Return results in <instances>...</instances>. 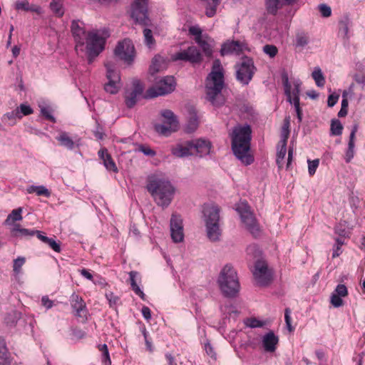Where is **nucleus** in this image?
I'll return each instance as SVG.
<instances>
[{
    "label": "nucleus",
    "mask_w": 365,
    "mask_h": 365,
    "mask_svg": "<svg viewBox=\"0 0 365 365\" xmlns=\"http://www.w3.org/2000/svg\"><path fill=\"white\" fill-rule=\"evenodd\" d=\"M83 25V22L73 20L71 22V30L77 45L83 46L86 41L88 61V63H91L104 49L106 43L104 36L106 34V31L93 30L86 34Z\"/></svg>",
    "instance_id": "obj_1"
},
{
    "label": "nucleus",
    "mask_w": 365,
    "mask_h": 365,
    "mask_svg": "<svg viewBox=\"0 0 365 365\" xmlns=\"http://www.w3.org/2000/svg\"><path fill=\"white\" fill-rule=\"evenodd\" d=\"M225 86L224 69L219 59L213 61L210 73L205 79V98L210 104L219 108L226 101L222 91Z\"/></svg>",
    "instance_id": "obj_2"
},
{
    "label": "nucleus",
    "mask_w": 365,
    "mask_h": 365,
    "mask_svg": "<svg viewBox=\"0 0 365 365\" xmlns=\"http://www.w3.org/2000/svg\"><path fill=\"white\" fill-rule=\"evenodd\" d=\"M252 129L250 125H237L233 128L231 134L232 150L237 159L245 165H250L254 158L250 150Z\"/></svg>",
    "instance_id": "obj_3"
},
{
    "label": "nucleus",
    "mask_w": 365,
    "mask_h": 365,
    "mask_svg": "<svg viewBox=\"0 0 365 365\" xmlns=\"http://www.w3.org/2000/svg\"><path fill=\"white\" fill-rule=\"evenodd\" d=\"M146 188L155 203L163 208L168 207L173 199L175 188L169 180L155 175L148 176Z\"/></svg>",
    "instance_id": "obj_4"
},
{
    "label": "nucleus",
    "mask_w": 365,
    "mask_h": 365,
    "mask_svg": "<svg viewBox=\"0 0 365 365\" xmlns=\"http://www.w3.org/2000/svg\"><path fill=\"white\" fill-rule=\"evenodd\" d=\"M217 283L224 296L232 298L237 296L240 284L237 272L230 264H226L220 271Z\"/></svg>",
    "instance_id": "obj_5"
},
{
    "label": "nucleus",
    "mask_w": 365,
    "mask_h": 365,
    "mask_svg": "<svg viewBox=\"0 0 365 365\" xmlns=\"http://www.w3.org/2000/svg\"><path fill=\"white\" fill-rule=\"evenodd\" d=\"M220 207L214 205H206L203 208L207 236L212 242L219 241L222 235L220 227Z\"/></svg>",
    "instance_id": "obj_6"
},
{
    "label": "nucleus",
    "mask_w": 365,
    "mask_h": 365,
    "mask_svg": "<svg viewBox=\"0 0 365 365\" xmlns=\"http://www.w3.org/2000/svg\"><path fill=\"white\" fill-rule=\"evenodd\" d=\"M237 211L249 232L255 237L258 236L260 232L259 226L248 204L245 202H240Z\"/></svg>",
    "instance_id": "obj_7"
},
{
    "label": "nucleus",
    "mask_w": 365,
    "mask_h": 365,
    "mask_svg": "<svg viewBox=\"0 0 365 365\" xmlns=\"http://www.w3.org/2000/svg\"><path fill=\"white\" fill-rule=\"evenodd\" d=\"M235 68L237 80L243 85L249 84L257 70L252 58L247 56H243Z\"/></svg>",
    "instance_id": "obj_8"
},
{
    "label": "nucleus",
    "mask_w": 365,
    "mask_h": 365,
    "mask_svg": "<svg viewBox=\"0 0 365 365\" xmlns=\"http://www.w3.org/2000/svg\"><path fill=\"white\" fill-rule=\"evenodd\" d=\"M176 82L173 76H166L156 81L154 86L147 91V96L155 98L165 96L174 91Z\"/></svg>",
    "instance_id": "obj_9"
},
{
    "label": "nucleus",
    "mask_w": 365,
    "mask_h": 365,
    "mask_svg": "<svg viewBox=\"0 0 365 365\" xmlns=\"http://www.w3.org/2000/svg\"><path fill=\"white\" fill-rule=\"evenodd\" d=\"M160 115L164 119L163 123L155 125V131L165 136L176 131L178 128V121L174 113L170 110L165 109L160 112Z\"/></svg>",
    "instance_id": "obj_10"
},
{
    "label": "nucleus",
    "mask_w": 365,
    "mask_h": 365,
    "mask_svg": "<svg viewBox=\"0 0 365 365\" xmlns=\"http://www.w3.org/2000/svg\"><path fill=\"white\" fill-rule=\"evenodd\" d=\"M148 0H134L131 4L130 16L135 24L150 26V19L148 15Z\"/></svg>",
    "instance_id": "obj_11"
},
{
    "label": "nucleus",
    "mask_w": 365,
    "mask_h": 365,
    "mask_svg": "<svg viewBox=\"0 0 365 365\" xmlns=\"http://www.w3.org/2000/svg\"><path fill=\"white\" fill-rule=\"evenodd\" d=\"M171 59L173 61H182L190 62L192 64H200L203 58L200 50L196 46H191L187 49L173 54Z\"/></svg>",
    "instance_id": "obj_12"
},
{
    "label": "nucleus",
    "mask_w": 365,
    "mask_h": 365,
    "mask_svg": "<svg viewBox=\"0 0 365 365\" xmlns=\"http://www.w3.org/2000/svg\"><path fill=\"white\" fill-rule=\"evenodd\" d=\"M114 53L120 60L130 64L133 61L135 48L131 41L125 39L118 43L114 50Z\"/></svg>",
    "instance_id": "obj_13"
},
{
    "label": "nucleus",
    "mask_w": 365,
    "mask_h": 365,
    "mask_svg": "<svg viewBox=\"0 0 365 365\" xmlns=\"http://www.w3.org/2000/svg\"><path fill=\"white\" fill-rule=\"evenodd\" d=\"M253 275L257 284L259 286H267L272 280V274L267 262L263 260H257L255 262Z\"/></svg>",
    "instance_id": "obj_14"
},
{
    "label": "nucleus",
    "mask_w": 365,
    "mask_h": 365,
    "mask_svg": "<svg viewBox=\"0 0 365 365\" xmlns=\"http://www.w3.org/2000/svg\"><path fill=\"white\" fill-rule=\"evenodd\" d=\"M171 238L174 242H180L184 239L182 220L180 216L172 215L170 222Z\"/></svg>",
    "instance_id": "obj_15"
},
{
    "label": "nucleus",
    "mask_w": 365,
    "mask_h": 365,
    "mask_svg": "<svg viewBox=\"0 0 365 365\" xmlns=\"http://www.w3.org/2000/svg\"><path fill=\"white\" fill-rule=\"evenodd\" d=\"M133 86V90L126 92L125 95V103L129 108H132L136 104L138 97L143 93V87L139 81H134Z\"/></svg>",
    "instance_id": "obj_16"
},
{
    "label": "nucleus",
    "mask_w": 365,
    "mask_h": 365,
    "mask_svg": "<svg viewBox=\"0 0 365 365\" xmlns=\"http://www.w3.org/2000/svg\"><path fill=\"white\" fill-rule=\"evenodd\" d=\"M70 302L73 312H75V315L81 318L83 321L86 320L88 312L86 303L82 297L73 293L71 296Z\"/></svg>",
    "instance_id": "obj_17"
},
{
    "label": "nucleus",
    "mask_w": 365,
    "mask_h": 365,
    "mask_svg": "<svg viewBox=\"0 0 365 365\" xmlns=\"http://www.w3.org/2000/svg\"><path fill=\"white\" fill-rule=\"evenodd\" d=\"M192 150H195L200 157L207 155L211 149V143L203 139L190 140Z\"/></svg>",
    "instance_id": "obj_18"
},
{
    "label": "nucleus",
    "mask_w": 365,
    "mask_h": 365,
    "mask_svg": "<svg viewBox=\"0 0 365 365\" xmlns=\"http://www.w3.org/2000/svg\"><path fill=\"white\" fill-rule=\"evenodd\" d=\"M242 51V46L239 41H228L225 43L221 48L222 56L229 54H240Z\"/></svg>",
    "instance_id": "obj_19"
},
{
    "label": "nucleus",
    "mask_w": 365,
    "mask_h": 365,
    "mask_svg": "<svg viewBox=\"0 0 365 365\" xmlns=\"http://www.w3.org/2000/svg\"><path fill=\"white\" fill-rule=\"evenodd\" d=\"M191 143L187 141L183 144H178L171 150L173 155L178 158H183L193 154Z\"/></svg>",
    "instance_id": "obj_20"
},
{
    "label": "nucleus",
    "mask_w": 365,
    "mask_h": 365,
    "mask_svg": "<svg viewBox=\"0 0 365 365\" xmlns=\"http://www.w3.org/2000/svg\"><path fill=\"white\" fill-rule=\"evenodd\" d=\"M279 339L273 331L266 334L262 339V344L266 351L274 352L278 344Z\"/></svg>",
    "instance_id": "obj_21"
},
{
    "label": "nucleus",
    "mask_w": 365,
    "mask_h": 365,
    "mask_svg": "<svg viewBox=\"0 0 365 365\" xmlns=\"http://www.w3.org/2000/svg\"><path fill=\"white\" fill-rule=\"evenodd\" d=\"M39 230H29L26 228H21L19 224H14L11 229V235L14 237L26 238L29 239L34 235L37 236V232Z\"/></svg>",
    "instance_id": "obj_22"
},
{
    "label": "nucleus",
    "mask_w": 365,
    "mask_h": 365,
    "mask_svg": "<svg viewBox=\"0 0 365 365\" xmlns=\"http://www.w3.org/2000/svg\"><path fill=\"white\" fill-rule=\"evenodd\" d=\"M98 156L103 160V165L109 171L115 173L118 172L117 166L112 159L110 155L108 153L107 149L103 148L98 151Z\"/></svg>",
    "instance_id": "obj_23"
},
{
    "label": "nucleus",
    "mask_w": 365,
    "mask_h": 365,
    "mask_svg": "<svg viewBox=\"0 0 365 365\" xmlns=\"http://www.w3.org/2000/svg\"><path fill=\"white\" fill-rule=\"evenodd\" d=\"M14 9L17 11H32L38 14H41L42 9L40 6L30 4L28 0L17 1L14 4Z\"/></svg>",
    "instance_id": "obj_24"
},
{
    "label": "nucleus",
    "mask_w": 365,
    "mask_h": 365,
    "mask_svg": "<svg viewBox=\"0 0 365 365\" xmlns=\"http://www.w3.org/2000/svg\"><path fill=\"white\" fill-rule=\"evenodd\" d=\"M37 238L48 245L54 252L58 253L61 252V244L56 240V237L51 238L48 237L44 235V232L41 231L37 232Z\"/></svg>",
    "instance_id": "obj_25"
},
{
    "label": "nucleus",
    "mask_w": 365,
    "mask_h": 365,
    "mask_svg": "<svg viewBox=\"0 0 365 365\" xmlns=\"http://www.w3.org/2000/svg\"><path fill=\"white\" fill-rule=\"evenodd\" d=\"M296 0H266V9L269 14L275 15L284 4H291Z\"/></svg>",
    "instance_id": "obj_26"
},
{
    "label": "nucleus",
    "mask_w": 365,
    "mask_h": 365,
    "mask_svg": "<svg viewBox=\"0 0 365 365\" xmlns=\"http://www.w3.org/2000/svg\"><path fill=\"white\" fill-rule=\"evenodd\" d=\"M358 130V125L355 124L351 131L349 135V140L348 143V148L345 155V161L346 163H350L352 158L354 156V140L355 135Z\"/></svg>",
    "instance_id": "obj_27"
},
{
    "label": "nucleus",
    "mask_w": 365,
    "mask_h": 365,
    "mask_svg": "<svg viewBox=\"0 0 365 365\" xmlns=\"http://www.w3.org/2000/svg\"><path fill=\"white\" fill-rule=\"evenodd\" d=\"M167 66L165 59L160 55L155 56L151 61L149 72L151 75L165 69Z\"/></svg>",
    "instance_id": "obj_28"
},
{
    "label": "nucleus",
    "mask_w": 365,
    "mask_h": 365,
    "mask_svg": "<svg viewBox=\"0 0 365 365\" xmlns=\"http://www.w3.org/2000/svg\"><path fill=\"white\" fill-rule=\"evenodd\" d=\"M10 354L6 348L4 340L0 337V365H10Z\"/></svg>",
    "instance_id": "obj_29"
},
{
    "label": "nucleus",
    "mask_w": 365,
    "mask_h": 365,
    "mask_svg": "<svg viewBox=\"0 0 365 365\" xmlns=\"http://www.w3.org/2000/svg\"><path fill=\"white\" fill-rule=\"evenodd\" d=\"M212 41H213L210 38L205 36L203 38L196 43L202 48L206 56L211 57L212 55Z\"/></svg>",
    "instance_id": "obj_30"
},
{
    "label": "nucleus",
    "mask_w": 365,
    "mask_h": 365,
    "mask_svg": "<svg viewBox=\"0 0 365 365\" xmlns=\"http://www.w3.org/2000/svg\"><path fill=\"white\" fill-rule=\"evenodd\" d=\"M22 208L19 207L17 209H14L11 211V212L7 216L4 224L6 225H14L15 222L20 221L22 220Z\"/></svg>",
    "instance_id": "obj_31"
},
{
    "label": "nucleus",
    "mask_w": 365,
    "mask_h": 365,
    "mask_svg": "<svg viewBox=\"0 0 365 365\" xmlns=\"http://www.w3.org/2000/svg\"><path fill=\"white\" fill-rule=\"evenodd\" d=\"M198 126V118L193 108L190 110V117L187 123L186 130L188 133L194 132Z\"/></svg>",
    "instance_id": "obj_32"
},
{
    "label": "nucleus",
    "mask_w": 365,
    "mask_h": 365,
    "mask_svg": "<svg viewBox=\"0 0 365 365\" xmlns=\"http://www.w3.org/2000/svg\"><path fill=\"white\" fill-rule=\"evenodd\" d=\"M138 275V272L135 271H131L129 272L130 285L133 291L138 294L142 299H145V294L140 289L139 286L135 282V277Z\"/></svg>",
    "instance_id": "obj_33"
},
{
    "label": "nucleus",
    "mask_w": 365,
    "mask_h": 365,
    "mask_svg": "<svg viewBox=\"0 0 365 365\" xmlns=\"http://www.w3.org/2000/svg\"><path fill=\"white\" fill-rule=\"evenodd\" d=\"M309 43V36L307 33L299 31L296 34L295 46L304 48Z\"/></svg>",
    "instance_id": "obj_34"
},
{
    "label": "nucleus",
    "mask_w": 365,
    "mask_h": 365,
    "mask_svg": "<svg viewBox=\"0 0 365 365\" xmlns=\"http://www.w3.org/2000/svg\"><path fill=\"white\" fill-rule=\"evenodd\" d=\"M107 70V78L108 81L120 82V78L119 73L114 69L113 65L108 62L105 64Z\"/></svg>",
    "instance_id": "obj_35"
},
{
    "label": "nucleus",
    "mask_w": 365,
    "mask_h": 365,
    "mask_svg": "<svg viewBox=\"0 0 365 365\" xmlns=\"http://www.w3.org/2000/svg\"><path fill=\"white\" fill-rule=\"evenodd\" d=\"M50 9L58 17H62L64 14V7L62 0L51 1L49 5Z\"/></svg>",
    "instance_id": "obj_36"
},
{
    "label": "nucleus",
    "mask_w": 365,
    "mask_h": 365,
    "mask_svg": "<svg viewBox=\"0 0 365 365\" xmlns=\"http://www.w3.org/2000/svg\"><path fill=\"white\" fill-rule=\"evenodd\" d=\"M56 139L60 143L61 145L64 146L69 150H72L74 147V142L65 132L61 133Z\"/></svg>",
    "instance_id": "obj_37"
},
{
    "label": "nucleus",
    "mask_w": 365,
    "mask_h": 365,
    "mask_svg": "<svg viewBox=\"0 0 365 365\" xmlns=\"http://www.w3.org/2000/svg\"><path fill=\"white\" fill-rule=\"evenodd\" d=\"M351 24V21L348 16H344L342 19L339 21V33L343 35L344 38H349V27Z\"/></svg>",
    "instance_id": "obj_38"
},
{
    "label": "nucleus",
    "mask_w": 365,
    "mask_h": 365,
    "mask_svg": "<svg viewBox=\"0 0 365 365\" xmlns=\"http://www.w3.org/2000/svg\"><path fill=\"white\" fill-rule=\"evenodd\" d=\"M29 193L36 192L37 195L48 197L51 195L50 191L43 185H31L27 189Z\"/></svg>",
    "instance_id": "obj_39"
},
{
    "label": "nucleus",
    "mask_w": 365,
    "mask_h": 365,
    "mask_svg": "<svg viewBox=\"0 0 365 365\" xmlns=\"http://www.w3.org/2000/svg\"><path fill=\"white\" fill-rule=\"evenodd\" d=\"M312 76L318 87H323L325 84V78L319 67H315Z\"/></svg>",
    "instance_id": "obj_40"
},
{
    "label": "nucleus",
    "mask_w": 365,
    "mask_h": 365,
    "mask_svg": "<svg viewBox=\"0 0 365 365\" xmlns=\"http://www.w3.org/2000/svg\"><path fill=\"white\" fill-rule=\"evenodd\" d=\"M21 118H22V115H21L19 108H16L14 110H12L11 112H8V113H5L3 115L2 120L4 121L5 120H7L11 122L9 123L11 125H14L16 124V118L20 119Z\"/></svg>",
    "instance_id": "obj_41"
},
{
    "label": "nucleus",
    "mask_w": 365,
    "mask_h": 365,
    "mask_svg": "<svg viewBox=\"0 0 365 365\" xmlns=\"http://www.w3.org/2000/svg\"><path fill=\"white\" fill-rule=\"evenodd\" d=\"M343 125L337 119H333L331 122L330 131L332 135H340L342 133Z\"/></svg>",
    "instance_id": "obj_42"
},
{
    "label": "nucleus",
    "mask_w": 365,
    "mask_h": 365,
    "mask_svg": "<svg viewBox=\"0 0 365 365\" xmlns=\"http://www.w3.org/2000/svg\"><path fill=\"white\" fill-rule=\"evenodd\" d=\"M221 0H212V2H208L206 6L205 14L208 17H212L215 15L217 7L220 4Z\"/></svg>",
    "instance_id": "obj_43"
},
{
    "label": "nucleus",
    "mask_w": 365,
    "mask_h": 365,
    "mask_svg": "<svg viewBox=\"0 0 365 365\" xmlns=\"http://www.w3.org/2000/svg\"><path fill=\"white\" fill-rule=\"evenodd\" d=\"M287 153V147L278 145L277 153V164L279 168H281L283 165L284 159Z\"/></svg>",
    "instance_id": "obj_44"
},
{
    "label": "nucleus",
    "mask_w": 365,
    "mask_h": 365,
    "mask_svg": "<svg viewBox=\"0 0 365 365\" xmlns=\"http://www.w3.org/2000/svg\"><path fill=\"white\" fill-rule=\"evenodd\" d=\"M282 81L287 101L292 103L291 84L289 82L288 76L287 74L282 76Z\"/></svg>",
    "instance_id": "obj_45"
},
{
    "label": "nucleus",
    "mask_w": 365,
    "mask_h": 365,
    "mask_svg": "<svg viewBox=\"0 0 365 365\" xmlns=\"http://www.w3.org/2000/svg\"><path fill=\"white\" fill-rule=\"evenodd\" d=\"M119 82H113L108 81L106 84H105L104 89L105 91L110 94H115L119 91L118 84Z\"/></svg>",
    "instance_id": "obj_46"
},
{
    "label": "nucleus",
    "mask_w": 365,
    "mask_h": 365,
    "mask_svg": "<svg viewBox=\"0 0 365 365\" xmlns=\"http://www.w3.org/2000/svg\"><path fill=\"white\" fill-rule=\"evenodd\" d=\"M190 34L195 36V42L199 41L204 36H202V29L197 26H192L189 28Z\"/></svg>",
    "instance_id": "obj_47"
},
{
    "label": "nucleus",
    "mask_w": 365,
    "mask_h": 365,
    "mask_svg": "<svg viewBox=\"0 0 365 365\" xmlns=\"http://www.w3.org/2000/svg\"><path fill=\"white\" fill-rule=\"evenodd\" d=\"M308 172L310 176H312L315 174L316 170L319 165V159H315L313 160H308Z\"/></svg>",
    "instance_id": "obj_48"
},
{
    "label": "nucleus",
    "mask_w": 365,
    "mask_h": 365,
    "mask_svg": "<svg viewBox=\"0 0 365 365\" xmlns=\"http://www.w3.org/2000/svg\"><path fill=\"white\" fill-rule=\"evenodd\" d=\"M25 258L22 257H19L16 259L14 260V264H13V270L16 274H19L21 272V269L22 266L25 263Z\"/></svg>",
    "instance_id": "obj_49"
},
{
    "label": "nucleus",
    "mask_w": 365,
    "mask_h": 365,
    "mask_svg": "<svg viewBox=\"0 0 365 365\" xmlns=\"http://www.w3.org/2000/svg\"><path fill=\"white\" fill-rule=\"evenodd\" d=\"M143 35L146 45H148L150 47V46L154 44L155 39L153 36V32L150 29H145L143 30Z\"/></svg>",
    "instance_id": "obj_50"
},
{
    "label": "nucleus",
    "mask_w": 365,
    "mask_h": 365,
    "mask_svg": "<svg viewBox=\"0 0 365 365\" xmlns=\"http://www.w3.org/2000/svg\"><path fill=\"white\" fill-rule=\"evenodd\" d=\"M245 324L251 328H257L263 327L264 325V322L258 320L256 318H250L247 319Z\"/></svg>",
    "instance_id": "obj_51"
},
{
    "label": "nucleus",
    "mask_w": 365,
    "mask_h": 365,
    "mask_svg": "<svg viewBox=\"0 0 365 365\" xmlns=\"http://www.w3.org/2000/svg\"><path fill=\"white\" fill-rule=\"evenodd\" d=\"M263 51L269 57L273 58L277 53V48L274 45L267 44L263 47Z\"/></svg>",
    "instance_id": "obj_52"
},
{
    "label": "nucleus",
    "mask_w": 365,
    "mask_h": 365,
    "mask_svg": "<svg viewBox=\"0 0 365 365\" xmlns=\"http://www.w3.org/2000/svg\"><path fill=\"white\" fill-rule=\"evenodd\" d=\"M302 83L300 81H297L294 83V88L292 91H291L292 93V103L294 102V100L296 98H299V93H300V86Z\"/></svg>",
    "instance_id": "obj_53"
},
{
    "label": "nucleus",
    "mask_w": 365,
    "mask_h": 365,
    "mask_svg": "<svg viewBox=\"0 0 365 365\" xmlns=\"http://www.w3.org/2000/svg\"><path fill=\"white\" fill-rule=\"evenodd\" d=\"M354 80L361 86V89L365 88V75L363 73H358L353 75Z\"/></svg>",
    "instance_id": "obj_54"
},
{
    "label": "nucleus",
    "mask_w": 365,
    "mask_h": 365,
    "mask_svg": "<svg viewBox=\"0 0 365 365\" xmlns=\"http://www.w3.org/2000/svg\"><path fill=\"white\" fill-rule=\"evenodd\" d=\"M319 9L324 17H329L331 14V7L324 4L319 5Z\"/></svg>",
    "instance_id": "obj_55"
},
{
    "label": "nucleus",
    "mask_w": 365,
    "mask_h": 365,
    "mask_svg": "<svg viewBox=\"0 0 365 365\" xmlns=\"http://www.w3.org/2000/svg\"><path fill=\"white\" fill-rule=\"evenodd\" d=\"M334 294L342 297H346L348 294L347 288L344 284H339L336 286Z\"/></svg>",
    "instance_id": "obj_56"
},
{
    "label": "nucleus",
    "mask_w": 365,
    "mask_h": 365,
    "mask_svg": "<svg viewBox=\"0 0 365 365\" xmlns=\"http://www.w3.org/2000/svg\"><path fill=\"white\" fill-rule=\"evenodd\" d=\"M290 314H291V310L289 308H286L285 309V311H284V319H285V322H286V325H287V327L288 329V330L291 332L293 331V327L291 324V317H290Z\"/></svg>",
    "instance_id": "obj_57"
},
{
    "label": "nucleus",
    "mask_w": 365,
    "mask_h": 365,
    "mask_svg": "<svg viewBox=\"0 0 365 365\" xmlns=\"http://www.w3.org/2000/svg\"><path fill=\"white\" fill-rule=\"evenodd\" d=\"M19 110V112L21 115H29L31 113H33V109L26 104H21L20 106L18 108Z\"/></svg>",
    "instance_id": "obj_58"
},
{
    "label": "nucleus",
    "mask_w": 365,
    "mask_h": 365,
    "mask_svg": "<svg viewBox=\"0 0 365 365\" xmlns=\"http://www.w3.org/2000/svg\"><path fill=\"white\" fill-rule=\"evenodd\" d=\"M341 296H339L335 294H332L331 297V303L334 307H339L343 304V300L341 299Z\"/></svg>",
    "instance_id": "obj_59"
},
{
    "label": "nucleus",
    "mask_w": 365,
    "mask_h": 365,
    "mask_svg": "<svg viewBox=\"0 0 365 365\" xmlns=\"http://www.w3.org/2000/svg\"><path fill=\"white\" fill-rule=\"evenodd\" d=\"M289 129H285V128L282 129V138H281L280 141L279 142L278 145L287 147V140L289 138Z\"/></svg>",
    "instance_id": "obj_60"
},
{
    "label": "nucleus",
    "mask_w": 365,
    "mask_h": 365,
    "mask_svg": "<svg viewBox=\"0 0 365 365\" xmlns=\"http://www.w3.org/2000/svg\"><path fill=\"white\" fill-rule=\"evenodd\" d=\"M41 113L43 116H44L47 120H49L52 122H55L54 117L51 115V110L48 108L41 107Z\"/></svg>",
    "instance_id": "obj_61"
},
{
    "label": "nucleus",
    "mask_w": 365,
    "mask_h": 365,
    "mask_svg": "<svg viewBox=\"0 0 365 365\" xmlns=\"http://www.w3.org/2000/svg\"><path fill=\"white\" fill-rule=\"evenodd\" d=\"M292 103L294 104V106L295 107V110L297 113V118L299 120V122L300 123L302 120V110L299 106V98H296V99L294 100V102H292Z\"/></svg>",
    "instance_id": "obj_62"
},
{
    "label": "nucleus",
    "mask_w": 365,
    "mask_h": 365,
    "mask_svg": "<svg viewBox=\"0 0 365 365\" xmlns=\"http://www.w3.org/2000/svg\"><path fill=\"white\" fill-rule=\"evenodd\" d=\"M339 95L331 94L328 97L327 105L329 107H333L338 101Z\"/></svg>",
    "instance_id": "obj_63"
},
{
    "label": "nucleus",
    "mask_w": 365,
    "mask_h": 365,
    "mask_svg": "<svg viewBox=\"0 0 365 365\" xmlns=\"http://www.w3.org/2000/svg\"><path fill=\"white\" fill-rule=\"evenodd\" d=\"M139 150L148 156H154L155 155V152L149 147L140 145Z\"/></svg>",
    "instance_id": "obj_64"
}]
</instances>
